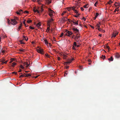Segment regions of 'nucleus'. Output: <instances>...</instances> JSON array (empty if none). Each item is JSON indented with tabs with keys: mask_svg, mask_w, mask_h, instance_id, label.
<instances>
[{
	"mask_svg": "<svg viewBox=\"0 0 120 120\" xmlns=\"http://www.w3.org/2000/svg\"><path fill=\"white\" fill-rule=\"evenodd\" d=\"M25 40L26 41H27L28 40V39L27 38H25Z\"/></svg>",
	"mask_w": 120,
	"mask_h": 120,
	"instance_id": "052dcab7",
	"label": "nucleus"
},
{
	"mask_svg": "<svg viewBox=\"0 0 120 120\" xmlns=\"http://www.w3.org/2000/svg\"><path fill=\"white\" fill-rule=\"evenodd\" d=\"M74 60V59L73 58H72L71 59L70 58H68L66 59V60H67V62H65V63L67 64L70 63H71Z\"/></svg>",
	"mask_w": 120,
	"mask_h": 120,
	"instance_id": "20e7f679",
	"label": "nucleus"
},
{
	"mask_svg": "<svg viewBox=\"0 0 120 120\" xmlns=\"http://www.w3.org/2000/svg\"><path fill=\"white\" fill-rule=\"evenodd\" d=\"M81 10L82 11H83L84 10V9L82 7H81Z\"/></svg>",
	"mask_w": 120,
	"mask_h": 120,
	"instance_id": "8fccbe9b",
	"label": "nucleus"
},
{
	"mask_svg": "<svg viewBox=\"0 0 120 120\" xmlns=\"http://www.w3.org/2000/svg\"><path fill=\"white\" fill-rule=\"evenodd\" d=\"M98 1H97L95 3V4H94V5L95 6H96V5L98 4Z\"/></svg>",
	"mask_w": 120,
	"mask_h": 120,
	"instance_id": "ea45409f",
	"label": "nucleus"
},
{
	"mask_svg": "<svg viewBox=\"0 0 120 120\" xmlns=\"http://www.w3.org/2000/svg\"><path fill=\"white\" fill-rule=\"evenodd\" d=\"M88 5V4H86L84 5L83 7L85 8H88V6H87Z\"/></svg>",
	"mask_w": 120,
	"mask_h": 120,
	"instance_id": "393cba45",
	"label": "nucleus"
},
{
	"mask_svg": "<svg viewBox=\"0 0 120 120\" xmlns=\"http://www.w3.org/2000/svg\"><path fill=\"white\" fill-rule=\"evenodd\" d=\"M116 4V5H115L116 6H120V3L119 2H116L115 3Z\"/></svg>",
	"mask_w": 120,
	"mask_h": 120,
	"instance_id": "4468645a",
	"label": "nucleus"
},
{
	"mask_svg": "<svg viewBox=\"0 0 120 120\" xmlns=\"http://www.w3.org/2000/svg\"><path fill=\"white\" fill-rule=\"evenodd\" d=\"M25 75H21L19 77V78H21V77H25Z\"/></svg>",
	"mask_w": 120,
	"mask_h": 120,
	"instance_id": "c756f323",
	"label": "nucleus"
},
{
	"mask_svg": "<svg viewBox=\"0 0 120 120\" xmlns=\"http://www.w3.org/2000/svg\"><path fill=\"white\" fill-rule=\"evenodd\" d=\"M25 74L26 75H25V77H27L28 76H31V75L30 74Z\"/></svg>",
	"mask_w": 120,
	"mask_h": 120,
	"instance_id": "f8f14e48",
	"label": "nucleus"
},
{
	"mask_svg": "<svg viewBox=\"0 0 120 120\" xmlns=\"http://www.w3.org/2000/svg\"><path fill=\"white\" fill-rule=\"evenodd\" d=\"M14 60V59L13 58H11L10 60H11L12 61H13Z\"/></svg>",
	"mask_w": 120,
	"mask_h": 120,
	"instance_id": "e2e57ef3",
	"label": "nucleus"
},
{
	"mask_svg": "<svg viewBox=\"0 0 120 120\" xmlns=\"http://www.w3.org/2000/svg\"><path fill=\"white\" fill-rule=\"evenodd\" d=\"M8 61H5V62H2V63H1L2 64H6L7 62Z\"/></svg>",
	"mask_w": 120,
	"mask_h": 120,
	"instance_id": "2f4dec72",
	"label": "nucleus"
},
{
	"mask_svg": "<svg viewBox=\"0 0 120 120\" xmlns=\"http://www.w3.org/2000/svg\"><path fill=\"white\" fill-rule=\"evenodd\" d=\"M74 11L75 12L76 14H77L78 13V11L76 10H74Z\"/></svg>",
	"mask_w": 120,
	"mask_h": 120,
	"instance_id": "c85d7f7f",
	"label": "nucleus"
},
{
	"mask_svg": "<svg viewBox=\"0 0 120 120\" xmlns=\"http://www.w3.org/2000/svg\"><path fill=\"white\" fill-rule=\"evenodd\" d=\"M5 52V51H4V50H2L1 52L2 53H4Z\"/></svg>",
	"mask_w": 120,
	"mask_h": 120,
	"instance_id": "6e6d98bb",
	"label": "nucleus"
},
{
	"mask_svg": "<svg viewBox=\"0 0 120 120\" xmlns=\"http://www.w3.org/2000/svg\"><path fill=\"white\" fill-rule=\"evenodd\" d=\"M5 59H0V62L2 63V62H3L4 61H5Z\"/></svg>",
	"mask_w": 120,
	"mask_h": 120,
	"instance_id": "a878e982",
	"label": "nucleus"
},
{
	"mask_svg": "<svg viewBox=\"0 0 120 120\" xmlns=\"http://www.w3.org/2000/svg\"><path fill=\"white\" fill-rule=\"evenodd\" d=\"M24 12L26 13H28V12L27 11H25Z\"/></svg>",
	"mask_w": 120,
	"mask_h": 120,
	"instance_id": "13d9d810",
	"label": "nucleus"
},
{
	"mask_svg": "<svg viewBox=\"0 0 120 120\" xmlns=\"http://www.w3.org/2000/svg\"><path fill=\"white\" fill-rule=\"evenodd\" d=\"M82 19H83L84 20H86V19H85V18L84 17H83Z\"/></svg>",
	"mask_w": 120,
	"mask_h": 120,
	"instance_id": "69168bd1",
	"label": "nucleus"
},
{
	"mask_svg": "<svg viewBox=\"0 0 120 120\" xmlns=\"http://www.w3.org/2000/svg\"><path fill=\"white\" fill-rule=\"evenodd\" d=\"M49 26V27H48L47 28V30H48V31H47V32H48L49 31V30L50 29H49V26Z\"/></svg>",
	"mask_w": 120,
	"mask_h": 120,
	"instance_id": "c03bdc74",
	"label": "nucleus"
},
{
	"mask_svg": "<svg viewBox=\"0 0 120 120\" xmlns=\"http://www.w3.org/2000/svg\"><path fill=\"white\" fill-rule=\"evenodd\" d=\"M72 29L75 33H78L79 32V30L76 28H72Z\"/></svg>",
	"mask_w": 120,
	"mask_h": 120,
	"instance_id": "6e6552de",
	"label": "nucleus"
},
{
	"mask_svg": "<svg viewBox=\"0 0 120 120\" xmlns=\"http://www.w3.org/2000/svg\"><path fill=\"white\" fill-rule=\"evenodd\" d=\"M20 67L22 69H23L24 67L22 65H21L20 66Z\"/></svg>",
	"mask_w": 120,
	"mask_h": 120,
	"instance_id": "37998d69",
	"label": "nucleus"
},
{
	"mask_svg": "<svg viewBox=\"0 0 120 120\" xmlns=\"http://www.w3.org/2000/svg\"><path fill=\"white\" fill-rule=\"evenodd\" d=\"M119 8V7H117V8H116V9H115V11H114V12H116V11H118L119 10V9H118V8Z\"/></svg>",
	"mask_w": 120,
	"mask_h": 120,
	"instance_id": "5701e85b",
	"label": "nucleus"
},
{
	"mask_svg": "<svg viewBox=\"0 0 120 120\" xmlns=\"http://www.w3.org/2000/svg\"><path fill=\"white\" fill-rule=\"evenodd\" d=\"M44 41L45 42V43L46 44H48V42L47 41V40L46 39H45L44 40Z\"/></svg>",
	"mask_w": 120,
	"mask_h": 120,
	"instance_id": "412c9836",
	"label": "nucleus"
},
{
	"mask_svg": "<svg viewBox=\"0 0 120 120\" xmlns=\"http://www.w3.org/2000/svg\"><path fill=\"white\" fill-rule=\"evenodd\" d=\"M41 25L40 22L38 23L37 25L36 26L38 27H39Z\"/></svg>",
	"mask_w": 120,
	"mask_h": 120,
	"instance_id": "bb28decb",
	"label": "nucleus"
},
{
	"mask_svg": "<svg viewBox=\"0 0 120 120\" xmlns=\"http://www.w3.org/2000/svg\"><path fill=\"white\" fill-rule=\"evenodd\" d=\"M105 55H102V56L101 57L104 59L105 58Z\"/></svg>",
	"mask_w": 120,
	"mask_h": 120,
	"instance_id": "cd10ccee",
	"label": "nucleus"
},
{
	"mask_svg": "<svg viewBox=\"0 0 120 120\" xmlns=\"http://www.w3.org/2000/svg\"><path fill=\"white\" fill-rule=\"evenodd\" d=\"M66 11H65L63 12L61 14V15L63 16L64 15V13H66Z\"/></svg>",
	"mask_w": 120,
	"mask_h": 120,
	"instance_id": "473e14b6",
	"label": "nucleus"
},
{
	"mask_svg": "<svg viewBox=\"0 0 120 120\" xmlns=\"http://www.w3.org/2000/svg\"><path fill=\"white\" fill-rule=\"evenodd\" d=\"M16 64V63L15 62H13L11 66L12 67H14Z\"/></svg>",
	"mask_w": 120,
	"mask_h": 120,
	"instance_id": "6ab92c4d",
	"label": "nucleus"
},
{
	"mask_svg": "<svg viewBox=\"0 0 120 120\" xmlns=\"http://www.w3.org/2000/svg\"><path fill=\"white\" fill-rule=\"evenodd\" d=\"M73 44H74V45L75 46H76V45H77L76 43L75 42H74Z\"/></svg>",
	"mask_w": 120,
	"mask_h": 120,
	"instance_id": "a18cd8bd",
	"label": "nucleus"
},
{
	"mask_svg": "<svg viewBox=\"0 0 120 120\" xmlns=\"http://www.w3.org/2000/svg\"><path fill=\"white\" fill-rule=\"evenodd\" d=\"M64 34V33H62L60 35V37H62L63 36Z\"/></svg>",
	"mask_w": 120,
	"mask_h": 120,
	"instance_id": "c9c22d12",
	"label": "nucleus"
},
{
	"mask_svg": "<svg viewBox=\"0 0 120 120\" xmlns=\"http://www.w3.org/2000/svg\"><path fill=\"white\" fill-rule=\"evenodd\" d=\"M36 50L37 52L41 54H44L43 49H36Z\"/></svg>",
	"mask_w": 120,
	"mask_h": 120,
	"instance_id": "423d86ee",
	"label": "nucleus"
},
{
	"mask_svg": "<svg viewBox=\"0 0 120 120\" xmlns=\"http://www.w3.org/2000/svg\"><path fill=\"white\" fill-rule=\"evenodd\" d=\"M45 55L47 57H49V55L48 54H45Z\"/></svg>",
	"mask_w": 120,
	"mask_h": 120,
	"instance_id": "09e8293b",
	"label": "nucleus"
},
{
	"mask_svg": "<svg viewBox=\"0 0 120 120\" xmlns=\"http://www.w3.org/2000/svg\"><path fill=\"white\" fill-rule=\"evenodd\" d=\"M33 10L34 12H37L38 13H39L40 12H42L44 11V9L42 8V7H38L37 8L35 7H34Z\"/></svg>",
	"mask_w": 120,
	"mask_h": 120,
	"instance_id": "f257e3e1",
	"label": "nucleus"
},
{
	"mask_svg": "<svg viewBox=\"0 0 120 120\" xmlns=\"http://www.w3.org/2000/svg\"><path fill=\"white\" fill-rule=\"evenodd\" d=\"M106 47L109 50H110V49L109 46H106Z\"/></svg>",
	"mask_w": 120,
	"mask_h": 120,
	"instance_id": "e433bc0d",
	"label": "nucleus"
},
{
	"mask_svg": "<svg viewBox=\"0 0 120 120\" xmlns=\"http://www.w3.org/2000/svg\"><path fill=\"white\" fill-rule=\"evenodd\" d=\"M70 7H69L68 8V11H69L70 10H71V9H70Z\"/></svg>",
	"mask_w": 120,
	"mask_h": 120,
	"instance_id": "0e129e2a",
	"label": "nucleus"
},
{
	"mask_svg": "<svg viewBox=\"0 0 120 120\" xmlns=\"http://www.w3.org/2000/svg\"><path fill=\"white\" fill-rule=\"evenodd\" d=\"M26 67H28V66H29V64H28L27 63H26Z\"/></svg>",
	"mask_w": 120,
	"mask_h": 120,
	"instance_id": "de8ad7c7",
	"label": "nucleus"
},
{
	"mask_svg": "<svg viewBox=\"0 0 120 120\" xmlns=\"http://www.w3.org/2000/svg\"><path fill=\"white\" fill-rule=\"evenodd\" d=\"M16 13L18 15H20V14H21V13H20L19 12H18V11H17L16 12Z\"/></svg>",
	"mask_w": 120,
	"mask_h": 120,
	"instance_id": "58836bf2",
	"label": "nucleus"
},
{
	"mask_svg": "<svg viewBox=\"0 0 120 120\" xmlns=\"http://www.w3.org/2000/svg\"><path fill=\"white\" fill-rule=\"evenodd\" d=\"M12 74H15V75H16L17 74V72H12Z\"/></svg>",
	"mask_w": 120,
	"mask_h": 120,
	"instance_id": "3c124183",
	"label": "nucleus"
},
{
	"mask_svg": "<svg viewBox=\"0 0 120 120\" xmlns=\"http://www.w3.org/2000/svg\"><path fill=\"white\" fill-rule=\"evenodd\" d=\"M65 32L66 33V35H67L69 37H70V35L73 34V33L71 32L70 31L68 30H66Z\"/></svg>",
	"mask_w": 120,
	"mask_h": 120,
	"instance_id": "39448f33",
	"label": "nucleus"
},
{
	"mask_svg": "<svg viewBox=\"0 0 120 120\" xmlns=\"http://www.w3.org/2000/svg\"><path fill=\"white\" fill-rule=\"evenodd\" d=\"M22 26H20L18 27V28H19V29H21L22 28Z\"/></svg>",
	"mask_w": 120,
	"mask_h": 120,
	"instance_id": "4d7b16f0",
	"label": "nucleus"
},
{
	"mask_svg": "<svg viewBox=\"0 0 120 120\" xmlns=\"http://www.w3.org/2000/svg\"><path fill=\"white\" fill-rule=\"evenodd\" d=\"M115 57L117 58H119L120 57V55L119 54H116L115 55Z\"/></svg>",
	"mask_w": 120,
	"mask_h": 120,
	"instance_id": "dca6fc26",
	"label": "nucleus"
},
{
	"mask_svg": "<svg viewBox=\"0 0 120 120\" xmlns=\"http://www.w3.org/2000/svg\"><path fill=\"white\" fill-rule=\"evenodd\" d=\"M48 13L50 17L52 18L53 16V14L55 13V12L51 9L49 8L48 10Z\"/></svg>",
	"mask_w": 120,
	"mask_h": 120,
	"instance_id": "f03ea898",
	"label": "nucleus"
},
{
	"mask_svg": "<svg viewBox=\"0 0 120 120\" xmlns=\"http://www.w3.org/2000/svg\"><path fill=\"white\" fill-rule=\"evenodd\" d=\"M100 23H99V24H97V25L98 26H98H100Z\"/></svg>",
	"mask_w": 120,
	"mask_h": 120,
	"instance_id": "bf43d9fd",
	"label": "nucleus"
},
{
	"mask_svg": "<svg viewBox=\"0 0 120 120\" xmlns=\"http://www.w3.org/2000/svg\"><path fill=\"white\" fill-rule=\"evenodd\" d=\"M18 18L16 17H14V19H11V24L12 25H15L17 23V22L15 20H18Z\"/></svg>",
	"mask_w": 120,
	"mask_h": 120,
	"instance_id": "7ed1b4c3",
	"label": "nucleus"
},
{
	"mask_svg": "<svg viewBox=\"0 0 120 120\" xmlns=\"http://www.w3.org/2000/svg\"><path fill=\"white\" fill-rule=\"evenodd\" d=\"M108 60L109 61H112L113 60V59L112 56H111L110 58H109Z\"/></svg>",
	"mask_w": 120,
	"mask_h": 120,
	"instance_id": "2eb2a0df",
	"label": "nucleus"
},
{
	"mask_svg": "<svg viewBox=\"0 0 120 120\" xmlns=\"http://www.w3.org/2000/svg\"><path fill=\"white\" fill-rule=\"evenodd\" d=\"M8 24H10L11 23V22L10 20L8 19Z\"/></svg>",
	"mask_w": 120,
	"mask_h": 120,
	"instance_id": "72a5a7b5",
	"label": "nucleus"
},
{
	"mask_svg": "<svg viewBox=\"0 0 120 120\" xmlns=\"http://www.w3.org/2000/svg\"><path fill=\"white\" fill-rule=\"evenodd\" d=\"M79 37V35L76 36L75 38L76 39H78Z\"/></svg>",
	"mask_w": 120,
	"mask_h": 120,
	"instance_id": "a19ab883",
	"label": "nucleus"
},
{
	"mask_svg": "<svg viewBox=\"0 0 120 120\" xmlns=\"http://www.w3.org/2000/svg\"><path fill=\"white\" fill-rule=\"evenodd\" d=\"M45 1L48 3V4H50L51 2V0H45Z\"/></svg>",
	"mask_w": 120,
	"mask_h": 120,
	"instance_id": "9b49d317",
	"label": "nucleus"
},
{
	"mask_svg": "<svg viewBox=\"0 0 120 120\" xmlns=\"http://www.w3.org/2000/svg\"><path fill=\"white\" fill-rule=\"evenodd\" d=\"M30 28L31 29H32V30H33L34 29V28L33 27H32L31 26H30Z\"/></svg>",
	"mask_w": 120,
	"mask_h": 120,
	"instance_id": "79ce46f5",
	"label": "nucleus"
},
{
	"mask_svg": "<svg viewBox=\"0 0 120 120\" xmlns=\"http://www.w3.org/2000/svg\"><path fill=\"white\" fill-rule=\"evenodd\" d=\"M32 22V20H27L26 22L28 23H29Z\"/></svg>",
	"mask_w": 120,
	"mask_h": 120,
	"instance_id": "f3484780",
	"label": "nucleus"
},
{
	"mask_svg": "<svg viewBox=\"0 0 120 120\" xmlns=\"http://www.w3.org/2000/svg\"><path fill=\"white\" fill-rule=\"evenodd\" d=\"M19 50L20 51L22 52H24L25 50V49H20Z\"/></svg>",
	"mask_w": 120,
	"mask_h": 120,
	"instance_id": "4be33fe9",
	"label": "nucleus"
},
{
	"mask_svg": "<svg viewBox=\"0 0 120 120\" xmlns=\"http://www.w3.org/2000/svg\"><path fill=\"white\" fill-rule=\"evenodd\" d=\"M75 7H70V9H72L74 11V10H75Z\"/></svg>",
	"mask_w": 120,
	"mask_h": 120,
	"instance_id": "a211bd4d",
	"label": "nucleus"
},
{
	"mask_svg": "<svg viewBox=\"0 0 120 120\" xmlns=\"http://www.w3.org/2000/svg\"><path fill=\"white\" fill-rule=\"evenodd\" d=\"M100 26H98V30L99 31H101L102 32H105V31L103 30H102L100 28Z\"/></svg>",
	"mask_w": 120,
	"mask_h": 120,
	"instance_id": "9d476101",
	"label": "nucleus"
},
{
	"mask_svg": "<svg viewBox=\"0 0 120 120\" xmlns=\"http://www.w3.org/2000/svg\"><path fill=\"white\" fill-rule=\"evenodd\" d=\"M78 20H77L75 22V24L76 25H78Z\"/></svg>",
	"mask_w": 120,
	"mask_h": 120,
	"instance_id": "49530a36",
	"label": "nucleus"
},
{
	"mask_svg": "<svg viewBox=\"0 0 120 120\" xmlns=\"http://www.w3.org/2000/svg\"><path fill=\"white\" fill-rule=\"evenodd\" d=\"M118 34V32H114L112 34V37H115Z\"/></svg>",
	"mask_w": 120,
	"mask_h": 120,
	"instance_id": "0eeeda50",
	"label": "nucleus"
},
{
	"mask_svg": "<svg viewBox=\"0 0 120 120\" xmlns=\"http://www.w3.org/2000/svg\"><path fill=\"white\" fill-rule=\"evenodd\" d=\"M80 15V14H78L77 15H75L74 16L76 18H77V17H79V15Z\"/></svg>",
	"mask_w": 120,
	"mask_h": 120,
	"instance_id": "b1692460",
	"label": "nucleus"
},
{
	"mask_svg": "<svg viewBox=\"0 0 120 120\" xmlns=\"http://www.w3.org/2000/svg\"><path fill=\"white\" fill-rule=\"evenodd\" d=\"M68 73V71H66L64 73V75L65 76H66L65 75V74L67 75Z\"/></svg>",
	"mask_w": 120,
	"mask_h": 120,
	"instance_id": "4c0bfd02",
	"label": "nucleus"
},
{
	"mask_svg": "<svg viewBox=\"0 0 120 120\" xmlns=\"http://www.w3.org/2000/svg\"><path fill=\"white\" fill-rule=\"evenodd\" d=\"M64 59H65L66 58V57L67 56L66 55H65L64 54Z\"/></svg>",
	"mask_w": 120,
	"mask_h": 120,
	"instance_id": "603ef678",
	"label": "nucleus"
},
{
	"mask_svg": "<svg viewBox=\"0 0 120 120\" xmlns=\"http://www.w3.org/2000/svg\"><path fill=\"white\" fill-rule=\"evenodd\" d=\"M60 57H58V60H60Z\"/></svg>",
	"mask_w": 120,
	"mask_h": 120,
	"instance_id": "864d4df0",
	"label": "nucleus"
},
{
	"mask_svg": "<svg viewBox=\"0 0 120 120\" xmlns=\"http://www.w3.org/2000/svg\"><path fill=\"white\" fill-rule=\"evenodd\" d=\"M62 20L64 22L65 21L67 20V18H66L65 17H63L62 19Z\"/></svg>",
	"mask_w": 120,
	"mask_h": 120,
	"instance_id": "ddd939ff",
	"label": "nucleus"
},
{
	"mask_svg": "<svg viewBox=\"0 0 120 120\" xmlns=\"http://www.w3.org/2000/svg\"><path fill=\"white\" fill-rule=\"evenodd\" d=\"M53 21V19L51 18V19H50L49 20H48V26H50L49 24L52 21Z\"/></svg>",
	"mask_w": 120,
	"mask_h": 120,
	"instance_id": "1a4fd4ad",
	"label": "nucleus"
},
{
	"mask_svg": "<svg viewBox=\"0 0 120 120\" xmlns=\"http://www.w3.org/2000/svg\"><path fill=\"white\" fill-rule=\"evenodd\" d=\"M20 43L21 44H24L25 43L24 42H23L22 41V40L20 41Z\"/></svg>",
	"mask_w": 120,
	"mask_h": 120,
	"instance_id": "f704fd0d",
	"label": "nucleus"
},
{
	"mask_svg": "<svg viewBox=\"0 0 120 120\" xmlns=\"http://www.w3.org/2000/svg\"><path fill=\"white\" fill-rule=\"evenodd\" d=\"M113 3V2L111 0H110L108 2V3L109 4H111Z\"/></svg>",
	"mask_w": 120,
	"mask_h": 120,
	"instance_id": "aec40b11",
	"label": "nucleus"
},
{
	"mask_svg": "<svg viewBox=\"0 0 120 120\" xmlns=\"http://www.w3.org/2000/svg\"><path fill=\"white\" fill-rule=\"evenodd\" d=\"M72 22L74 24H75V21H72Z\"/></svg>",
	"mask_w": 120,
	"mask_h": 120,
	"instance_id": "338daca9",
	"label": "nucleus"
},
{
	"mask_svg": "<svg viewBox=\"0 0 120 120\" xmlns=\"http://www.w3.org/2000/svg\"><path fill=\"white\" fill-rule=\"evenodd\" d=\"M19 11L20 13H21V12L22 11V10L21 9H20Z\"/></svg>",
	"mask_w": 120,
	"mask_h": 120,
	"instance_id": "680f3d73",
	"label": "nucleus"
},
{
	"mask_svg": "<svg viewBox=\"0 0 120 120\" xmlns=\"http://www.w3.org/2000/svg\"><path fill=\"white\" fill-rule=\"evenodd\" d=\"M72 48H73V49H75V47H74V46H73Z\"/></svg>",
	"mask_w": 120,
	"mask_h": 120,
	"instance_id": "774afa93",
	"label": "nucleus"
},
{
	"mask_svg": "<svg viewBox=\"0 0 120 120\" xmlns=\"http://www.w3.org/2000/svg\"><path fill=\"white\" fill-rule=\"evenodd\" d=\"M41 0H37V2L38 3H39V2L40 1H41Z\"/></svg>",
	"mask_w": 120,
	"mask_h": 120,
	"instance_id": "5fc2aeb1",
	"label": "nucleus"
},
{
	"mask_svg": "<svg viewBox=\"0 0 120 120\" xmlns=\"http://www.w3.org/2000/svg\"><path fill=\"white\" fill-rule=\"evenodd\" d=\"M99 14L98 13H96V15H95V16H96V17H97L99 15Z\"/></svg>",
	"mask_w": 120,
	"mask_h": 120,
	"instance_id": "7c9ffc66",
	"label": "nucleus"
}]
</instances>
